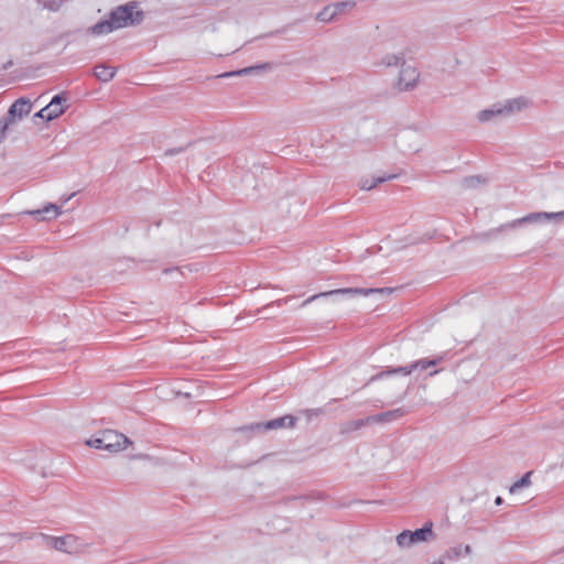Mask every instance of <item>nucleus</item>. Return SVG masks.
I'll return each instance as SVG.
<instances>
[{"label":"nucleus","mask_w":564,"mask_h":564,"mask_svg":"<svg viewBox=\"0 0 564 564\" xmlns=\"http://www.w3.org/2000/svg\"><path fill=\"white\" fill-rule=\"evenodd\" d=\"M495 503L496 506H501L503 503V499L502 497L498 496L496 499H495Z\"/></svg>","instance_id":"33"},{"label":"nucleus","mask_w":564,"mask_h":564,"mask_svg":"<svg viewBox=\"0 0 564 564\" xmlns=\"http://www.w3.org/2000/svg\"><path fill=\"white\" fill-rule=\"evenodd\" d=\"M525 105V99L514 98L507 100L506 104H494L489 108H486L478 112L477 118L480 122H488L498 117H508L516 111H520Z\"/></svg>","instance_id":"4"},{"label":"nucleus","mask_w":564,"mask_h":564,"mask_svg":"<svg viewBox=\"0 0 564 564\" xmlns=\"http://www.w3.org/2000/svg\"><path fill=\"white\" fill-rule=\"evenodd\" d=\"M393 290L391 288H381V289H373V288H345V289H336L332 291L321 292L318 294H315L307 300L303 302V306L306 304L315 301L318 297H328L337 294H350V295H370L373 293H391Z\"/></svg>","instance_id":"7"},{"label":"nucleus","mask_w":564,"mask_h":564,"mask_svg":"<svg viewBox=\"0 0 564 564\" xmlns=\"http://www.w3.org/2000/svg\"><path fill=\"white\" fill-rule=\"evenodd\" d=\"M30 214L42 216L41 219H51L59 215V207L55 204H47L43 209H37Z\"/></svg>","instance_id":"20"},{"label":"nucleus","mask_w":564,"mask_h":564,"mask_svg":"<svg viewBox=\"0 0 564 564\" xmlns=\"http://www.w3.org/2000/svg\"><path fill=\"white\" fill-rule=\"evenodd\" d=\"M471 554V546L469 544L463 545L457 544L448 547L442 555L443 560L446 561H458L463 555L467 556Z\"/></svg>","instance_id":"12"},{"label":"nucleus","mask_w":564,"mask_h":564,"mask_svg":"<svg viewBox=\"0 0 564 564\" xmlns=\"http://www.w3.org/2000/svg\"><path fill=\"white\" fill-rule=\"evenodd\" d=\"M440 371H441L440 369H434L429 372V377H433V376L437 375Z\"/></svg>","instance_id":"34"},{"label":"nucleus","mask_w":564,"mask_h":564,"mask_svg":"<svg viewBox=\"0 0 564 564\" xmlns=\"http://www.w3.org/2000/svg\"><path fill=\"white\" fill-rule=\"evenodd\" d=\"M397 177V174H383L379 176H373L371 180L361 178L359 182V186L364 191H370L375 188L378 184H381L386 181H390Z\"/></svg>","instance_id":"17"},{"label":"nucleus","mask_w":564,"mask_h":564,"mask_svg":"<svg viewBox=\"0 0 564 564\" xmlns=\"http://www.w3.org/2000/svg\"><path fill=\"white\" fill-rule=\"evenodd\" d=\"M174 270H175L174 268H167V269L163 270V273L167 274V273H170V272H172Z\"/></svg>","instance_id":"36"},{"label":"nucleus","mask_w":564,"mask_h":564,"mask_svg":"<svg viewBox=\"0 0 564 564\" xmlns=\"http://www.w3.org/2000/svg\"><path fill=\"white\" fill-rule=\"evenodd\" d=\"M191 143H187L185 147L171 148L165 151V155L173 156L182 153L186 148H188Z\"/></svg>","instance_id":"31"},{"label":"nucleus","mask_w":564,"mask_h":564,"mask_svg":"<svg viewBox=\"0 0 564 564\" xmlns=\"http://www.w3.org/2000/svg\"><path fill=\"white\" fill-rule=\"evenodd\" d=\"M324 413V410L321 408L317 409H306L303 411V414L307 417V420H311L313 416H318Z\"/></svg>","instance_id":"29"},{"label":"nucleus","mask_w":564,"mask_h":564,"mask_svg":"<svg viewBox=\"0 0 564 564\" xmlns=\"http://www.w3.org/2000/svg\"><path fill=\"white\" fill-rule=\"evenodd\" d=\"M67 101V93L63 91L61 94H57L55 95L48 105H46L45 107H47L50 109V112H57L58 111V108H64L62 106L63 102Z\"/></svg>","instance_id":"21"},{"label":"nucleus","mask_w":564,"mask_h":564,"mask_svg":"<svg viewBox=\"0 0 564 564\" xmlns=\"http://www.w3.org/2000/svg\"><path fill=\"white\" fill-rule=\"evenodd\" d=\"M44 539L46 541V545L67 554H83L90 545L89 543L83 542L80 538L74 534H66L64 536L44 535Z\"/></svg>","instance_id":"5"},{"label":"nucleus","mask_w":564,"mask_h":564,"mask_svg":"<svg viewBox=\"0 0 564 564\" xmlns=\"http://www.w3.org/2000/svg\"><path fill=\"white\" fill-rule=\"evenodd\" d=\"M532 475V471L525 473L519 480H517L511 487L510 492L514 494L518 490H520L523 487H527L530 485V477Z\"/></svg>","instance_id":"24"},{"label":"nucleus","mask_w":564,"mask_h":564,"mask_svg":"<svg viewBox=\"0 0 564 564\" xmlns=\"http://www.w3.org/2000/svg\"><path fill=\"white\" fill-rule=\"evenodd\" d=\"M481 182H485V180L480 175H471V176H466L462 181V185H463L464 188H475Z\"/></svg>","instance_id":"25"},{"label":"nucleus","mask_w":564,"mask_h":564,"mask_svg":"<svg viewBox=\"0 0 564 564\" xmlns=\"http://www.w3.org/2000/svg\"><path fill=\"white\" fill-rule=\"evenodd\" d=\"M12 66H13V61H12V59H9L7 63H4V64L2 65V67H1V68H2V70H7V69H9V68H10V67H12Z\"/></svg>","instance_id":"32"},{"label":"nucleus","mask_w":564,"mask_h":564,"mask_svg":"<svg viewBox=\"0 0 564 564\" xmlns=\"http://www.w3.org/2000/svg\"><path fill=\"white\" fill-rule=\"evenodd\" d=\"M117 69L115 67H111L105 63L97 64L94 67L95 77L102 83L110 82L115 77Z\"/></svg>","instance_id":"14"},{"label":"nucleus","mask_w":564,"mask_h":564,"mask_svg":"<svg viewBox=\"0 0 564 564\" xmlns=\"http://www.w3.org/2000/svg\"><path fill=\"white\" fill-rule=\"evenodd\" d=\"M316 19L321 22H332L337 19L334 7L332 4L326 6L321 12L317 13Z\"/></svg>","instance_id":"23"},{"label":"nucleus","mask_w":564,"mask_h":564,"mask_svg":"<svg viewBox=\"0 0 564 564\" xmlns=\"http://www.w3.org/2000/svg\"><path fill=\"white\" fill-rule=\"evenodd\" d=\"M436 535L433 531V522L426 521L422 528L415 530H403L395 536V542L401 549H410L419 543L434 541Z\"/></svg>","instance_id":"3"},{"label":"nucleus","mask_w":564,"mask_h":564,"mask_svg":"<svg viewBox=\"0 0 564 564\" xmlns=\"http://www.w3.org/2000/svg\"><path fill=\"white\" fill-rule=\"evenodd\" d=\"M272 65L270 63H262V64H257V65H252V66H248V67H245V68H241V69H237V70H231V72H226L224 74H221L219 77H231V76H243V75H251V74H254L259 70H268V69H271Z\"/></svg>","instance_id":"13"},{"label":"nucleus","mask_w":564,"mask_h":564,"mask_svg":"<svg viewBox=\"0 0 564 564\" xmlns=\"http://www.w3.org/2000/svg\"><path fill=\"white\" fill-rule=\"evenodd\" d=\"M369 424H370V421H368V416L364 417V419L346 421L340 424L339 433L341 435H348V434L356 432Z\"/></svg>","instance_id":"15"},{"label":"nucleus","mask_w":564,"mask_h":564,"mask_svg":"<svg viewBox=\"0 0 564 564\" xmlns=\"http://www.w3.org/2000/svg\"><path fill=\"white\" fill-rule=\"evenodd\" d=\"M100 432L105 442V451H108L109 453H118L126 449L129 445H132L129 437L115 430H104Z\"/></svg>","instance_id":"8"},{"label":"nucleus","mask_w":564,"mask_h":564,"mask_svg":"<svg viewBox=\"0 0 564 564\" xmlns=\"http://www.w3.org/2000/svg\"><path fill=\"white\" fill-rule=\"evenodd\" d=\"M303 498H304V497H302V496H301V497H289V498H286L285 500H286V501H291V500H297V499H303Z\"/></svg>","instance_id":"35"},{"label":"nucleus","mask_w":564,"mask_h":564,"mask_svg":"<svg viewBox=\"0 0 564 564\" xmlns=\"http://www.w3.org/2000/svg\"><path fill=\"white\" fill-rule=\"evenodd\" d=\"M137 8L138 2L135 1L120 4L109 12L108 19L98 21L88 29V32L94 35H102L127 26L140 25L145 18V13Z\"/></svg>","instance_id":"1"},{"label":"nucleus","mask_w":564,"mask_h":564,"mask_svg":"<svg viewBox=\"0 0 564 564\" xmlns=\"http://www.w3.org/2000/svg\"><path fill=\"white\" fill-rule=\"evenodd\" d=\"M406 393H408V389H406V390L404 391V393L399 398V401L403 400V399H404V397L406 395Z\"/></svg>","instance_id":"37"},{"label":"nucleus","mask_w":564,"mask_h":564,"mask_svg":"<svg viewBox=\"0 0 564 564\" xmlns=\"http://www.w3.org/2000/svg\"><path fill=\"white\" fill-rule=\"evenodd\" d=\"M296 417L292 414H286L268 422H258L251 423L249 425L241 426L237 429L238 432H253V433H264L270 430H278L282 427H293L296 423Z\"/></svg>","instance_id":"6"},{"label":"nucleus","mask_w":564,"mask_h":564,"mask_svg":"<svg viewBox=\"0 0 564 564\" xmlns=\"http://www.w3.org/2000/svg\"><path fill=\"white\" fill-rule=\"evenodd\" d=\"M564 218V212L558 213H547V212H536L530 213L521 218L511 220L509 223L502 224L499 227L492 228L487 232H484L481 237L484 239H489L496 237L498 234L505 232L509 229H517L527 225L541 224L549 220H562Z\"/></svg>","instance_id":"2"},{"label":"nucleus","mask_w":564,"mask_h":564,"mask_svg":"<svg viewBox=\"0 0 564 564\" xmlns=\"http://www.w3.org/2000/svg\"><path fill=\"white\" fill-rule=\"evenodd\" d=\"M37 4L44 9H48L51 11H57L58 3L56 0H36Z\"/></svg>","instance_id":"28"},{"label":"nucleus","mask_w":564,"mask_h":564,"mask_svg":"<svg viewBox=\"0 0 564 564\" xmlns=\"http://www.w3.org/2000/svg\"><path fill=\"white\" fill-rule=\"evenodd\" d=\"M86 445L96 449H105V442L101 437V432L86 441Z\"/></svg>","instance_id":"26"},{"label":"nucleus","mask_w":564,"mask_h":564,"mask_svg":"<svg viewBox=\"0 0 564 564\" xmlns=\"http://www.w3.org/2000/svg\"><path fill=\"white\" fill-rule=\"evenodd\" d=\"M420 73L415 67L406 65L405 61L401 64V69L398 78V87L402 91H410L414 89L417 84Z\"/></svg>","instance_id":"10"},{"label":"nucleus","mask_w":564,"mask_h":564,"mask_svg":"<svg viewBox=\"0 0 564 564\" xmlns=\"http://www.w3.org/2000/svg\"><path fill=\"white\" fill-rule=\"evenodd\" d=\"M8 122L1 117L0 118V143L6 139L7 131L9 129Z\"/></svg>","instance_id":"30"},{"label":"nucleus","mask_w":564,"mask_h":564,"mask_svg":"<svg viewBox=\"0 0 564 564\" xmlns=\"http://www.w3.org/2000/svg\"><path fill=\"white\" fill-rule=\"evenodd\" d=\"M32 102L29 98H18L8 109L7 113L2 117L9 126L14 123L17 120H21L28 116L32 110Z\"/></svg>","instance_id":"9"},{"label":"nucleus","mask_w":564,"mask_h":564,"mask_svg":"<svg viewBox=\"0 0 564 564\" xmlns=\"http://www.w3.org/2000/svg\"><path fill=\"white\" fill-rule=\"evenodd\" d=\"M404 59V54H386L381 57L379 62H377L376 66H384V67H392V66H401Z\"/></svg>","instance_id":"19"},{"label":"nucleus","mask_w":564,"mask_h":564,"mask_svg":"<svg viewBox=\"0 0 564 564\" xmlns=\"http://www.w3.org/2000/svg\"><path fill=\"white\" fill-rule=\"evenodd\" d=\"M412 372H413V368H412L411 364L406 365V366H399V367H395V368H388L387 370L380 371L377 375L372 376L370 378L369 382L382 379V378H384L386 376H389V375H403V376H408V375H411Z\"/></svg>","instance_id":"16"},{"label":"nucleus","mask_w":564,"mask_h":564,"mask_svg":"<svg viewBox=\"0 0 564 564\" xmlns=\"http://www.w3.org/2000/svg\"><path fill=\"white\" fill-rule=\"evenodd\" d=\"M406 413H408V410H405L404 408H398V409L389 410L386 412L368 415V421H370V424L390 423V422L401 419Z\"/></svg>","instance_id":"11"},{"label":"nucleus","mask_w":564,"mask_h":564,"mask_svg":"<svg viewBox=\"0 0 564 564\" xmlns=\"http://www.w3.org/2000/svg\"><path fill=\"white\" fill-rule=\"evenodd\" d=\"M332 6L334 7L335 13L338 17V15L343 14L348 8H352L355 6V3L354 2H336V3H332Z\"/></svg>","instance_id":"27"},{"label":"nucleus","mask_w":564,"mask_h":564,"mask_svg":"<svg viewBox=\"0 0 564 564\" xmlns=\"http://www.w3.org/2000/svg\"><path fill=\"white\" fill-rule=\"evenodd\" d=\"M64 112H65V108H58L57 112H50V109L47 107H44L41 110H39L34 115V117L41 118L45 121H52V120L58 118L59 116H62Z\"/></svg>","instance_id":"22"},{"label":"nucleus","mask_w":564,"mask_h":564,"mask_svg":"<svg viewBox=\"0 0 564 564\" xmlns=\"http://www.w3.org/2000/svg\"><path fill=\"white\" fill-rule=\"evenodd\" d=\"M444 358H445L444 355H438L433 358L419 359L416 361H413L411 365H412L413 371H416V370L423 371L431 367L438 366L444 360Z\"/></svg>","instance_id":"18"},{"label":"nucleus","mask_w":564,"mask_h":564,"mask_svg":"<svg viewBox=\"0 0 564 564\" xmlns=\"http://www.w3.org/2000/svg\"><path fill=\"white\" fill-rule=\"evenodd\" d=\"M432 564H444V562L442 560H440V561L433 562Z\"/></svg>","instance_id":"38"}]
</instances>
